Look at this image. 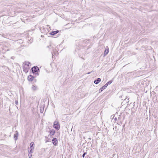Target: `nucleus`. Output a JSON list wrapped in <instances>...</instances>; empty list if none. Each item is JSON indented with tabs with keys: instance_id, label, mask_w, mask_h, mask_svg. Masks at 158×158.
<instances>
[{
	"instance_id": "f257e3e1",
	"label": "nucleus",
	"mask_w": 158,
	"mask_h": 158,
	"mask_svg": "<svg viewBox=\"0 0 158 158\" xmlns=\"http://www.w3.org/2000/svg\"><path fill=\"white\" fill-rule=\"evenodd\" d=\"M32 72L34 73L38 71L39 70V68L37 66H35L31 68Z\"/></svg>"
},
{
	"instance_id": "f03ea898",
	"label": "nucleus",
	"mask_w": 158,
	"mask_h": 158,
	"mask_svg": "<svg viewBox=\"0 0 158 158\" xmlns=\"http://www.w3.org/2000/svg\"><path fill=\"white\" fill-rule=\"evenodd\" d=\"M53 127L57 130H58L60 128V125L58 124L57 122H54Z\"/></svg>"
},
{
	"instance_id": "7ed1b4c3",
	"label": "nucleus",
	"mask_w": 158,
	"mask_h": 158,
	"mask_svg": "<svg viewBox=\"0 0 158 158\" xmlns=\"http://www.w3.org/2000/svg\"><path fill=\"white\" fill-rule=\"evenodd\" d=\"M35 77H33L31 75H29L28 76L27 79L29 81H31L33 80H34L35 82H36V80L34 79Z\"/></svg>"
},
{
	"instance_id": "20e7f679",
	"label": "nucleus",
	"mask_w": 158,
	"mask_h": 158,
	"mask_svg": "<svg viewBox=\"0 0 158 158\" xmlns=\"http://www.w3.org/2000/svg\"><path fill=\"white\" fill-rule=\"evenodd\" d=\"M52 142L54 145H56L58 143L57 139L56 138H53L52 140Z\"/></svg>"
},
{
	"instance_id": "39448f33",
	"label": "nucleus",
	"mask_w": 158,
	"mask_h": 158,
	"mask_svg": "<svg viewBox=\"0 0 158 158\" xmlns=\"http://www.w3.org/2000/svg\"><path fill=\"white\" fill-rule=\"evenodd\" d=\"M18 132L17 131H16L15 134L14 135V137L15 139L16 140L18 139Z\"/></svg>"
},
{
	"instance_id": "423d86ee",
	"label": "nucleus",
	"mask_w": 158,
	"mask_h": 158,
	"mask_svg": "<svg viewBox=\"0 0 158 158\" xmlns=\"http://www.w3.org/2000/svg\"><path fill=\"white\" fill-rule=\"evenodd\" d=\"M107 87V85H105V84L102 87L99 89V93L101 92L103 90L106 89Z\"/></svg>"
},
{
	"instance_id": "0eeeda50",
	"label": "nucleus",
	"mask_w": 158,
	"mask_h": 158,
	"mask_svg": "<svg viewBox=\"0 0 158 158\" xmlns=\"http://www.w3.org/2000/svg\"><path fill=\"white\" fill-rule=\"evenodd\" d=\"M109 52V48L108 47L106 46V49L104 51V56H106L107 55Z\"/></svg>"
},
{
	"instance_id": "6e6552de",
	"label": "nucleus",
	"mask_w": 158,
	"mask_h": 158,
	"mask_svg": "<svg viewBox=\"0 0 158 158\" xmlns=\"http://www.w3.org/2000/svg\"><path fill=\"white\" fill-rule=\"evenodd\" d=\"M101 78H98L97 79L94 80V82L95 84H97L101 81Z\"/></svg>"
},
{
	"instance_id": "1a4fd4ad",
	"label": "nucleus",
	"mask_w": 158,
	"mask_h": 158,
	"mask_svg": "<svg viewBox=\"0 0 158 158\" xmlns=\"http://www.w3.org/2000/svg\"><path fill=\"white\" fill-rule=\"evenodd\" d=\"M28 67H27L25 65H23V70L25 72H27L28 71Z\"/></svg>"
},
{
	"instance_id": "9d476101",
	"label": "nucleus",
	"mask_w": 158,
	"mask_h": 158,
	"mask_svg": "<svg viewBox=\"0 0 158 158\" xmlns=\"http://www.w3.org/2000/svg\"><path fill=\"white\" fill-rule=\"evenodd\" d=\"M49 132L51 135H53L55 133V131L54 130L52 129L51 130H50Z\"/></svg>"
},
{
	"instance_id": "9b49d317",
	"label": "nucleus",
	"mask_w": 158,
	"mask_h": 158,
	"mask_svg": "<svg viewBox=\"0 0 158 158\" xmlns=\"http://www.w3.org/2000/svg\"><path fill=\"white\" fill-rule=\"evenodd\" d=\"M31 88L33 90H36L37 89V87L34 85H32Z\"/></svg>"
},
{
	"instance_id": "f8f14e48",
	"label": "nucleus",
	"mask_w": 158,
	"mask_h": 158,
	"mask_svg": "<svg viewBox=\"0 0 158 158\" xmlns=\"http://www.w3.org/2000/svg\"><path fill=\"white\" fill-rule=\"evenodd\" d=\"M59 31H53L51 33V34L52 35H55Z\"/></svg>"
},
{
	"instance_id": "ddd939ff",
	"label": "nucleus",
	"mask_w": 158,
	"mask_h": 158,
	"mask_svg": "<svg viewBox=\"0 0 158 158\" xmlns=\"http://www.w3.org/2000/svg\"><path fill=\"white\" fill-rule=\"evenodd\" d=\"M34 145V143L33 142H31L30 143V149H34V147H33V146Z\"/></svg>"
},
{
	"instance_id": "4468645a",
	"label": "nucleus",
	"mask_w": 158,
	"mask_h": 158,
	"mask_svg": "<svg viewBox=\"0 0 158 158\" xmlns=\"http://www.w3.org/2000/svg\"><path fill=\"white\" fill-rule=\"evenodd\" d=\"M25 64L24 65L26 66L27 67H29V64L30 63L28 62H25Z\"/></svg>"
},
{
	"instance_id": "2eb2a0df",
	"label": "nucleus",
	"mask_w": 158,
	"mask_h": 158,
	"mask_svg": "<svg viewBox=\"0 0 158 158\" xmlns=\"http://www.w3.org/2000/svg\"><path fill=\"white\" fill-rule=\"evenodd\" d=\"M112 82V81H108L106 84L105 85H107V86L108 85H110V84H111Z\"/></svg>"
},
{
	"instance_id": "dca6fc26",
	"label": "nucleus",
	"mask_w": 158,
	"mask_h": 158,
	"mask_svg": "<svg viewBox=\"0 0 158 158\" xmlns=\"http://www.w3.org/2000/svg\"><path fill=\"white\" fill-rule=\"evenodd\" d=\"M87 154V153L86 152H84L82 155V157L83 158H84L85 155Z\"/></svg>"
},
{
	"instance_id": "f3484780",
	"label": "nucleus",
	"mask_w": 158,
	"mask_h": 158,
	"mask_svg": "<svg viewBox=\"0 0 158 158\" xmlns=\"http://www.w3.org/2000/svg\"><path fill=\"white\" fill-rule=\"evenodd\" d=\"M32 149H31L30 151H29V153H31L32 152Z\"/></svg>"
},
{
	"instance_id": "a211bd4d",
	"label": "nucleus",
	"mask_w": 158,
	"mask_h": 158,
	"mask_svg": "<svg viewBox=\"0 0 158 158\" xmlns=\"http://www.w3.org/2000/svg\"><path fill=\"white\" fill-rule=\"evenodd\" d=\"M28 156L29 158H31L32 156V155L31 153H29L28 154Z\"/></svg>"
},
{
	"instance_id": "6ab92c4d",
	"label": "nucleus",
	"mask_w": 158,
	"mask_h": 158,
	"mask_svg": "<svg viewBox=\"0 0 158 158\" xmlns=\"http://www.w3.org/2000/svg\"><path fill=\"white\" fill-rule=\"evenodd\" d=\"M15 104L16 105H18V101H15Z\"/></svg>"
},
{
	"instance_id": "aec40b11",
	"label": "nucleus",
	"mask_w": 158,
	"mask_h": 158,
	"mask_svg": "<svg viewBox=\"0 0 158 158\" xmlns=\"http://www.w3.org/2000/svg\"><path fill=\"white\" fill-rule=\"evenodd\" d=\"M116 120H117V118H114V120H115V121H116Z\"/></svg>"
},
{
	"instance_id": "412c9836",
	"label": "nucleus",
	"mask_w": 158,
	"mask_h": 158,
	"mask_svg": "<svg viewBox=\"0 0 158 158\" xmlns=\"http://www.w3.org/2000/svg\"><path fill=\"white\" fill-rule=\"evenodd\" d=\"M90 72H89V73H87V74H90Z\"/></svg>"
},
{
	"instance_id": "4be33fe9",
	"label": "nucleus",
	"mask_w": 158,
	"mask_h": 158,
	"mask_svg": "<svg viewBox=\"0 0 158 158\" xmlns=\"http://www.w3.org/2000/svg\"><path fill=\"white\" fill-rule=\"evenodd\" d=\"M47 47H48V48H49V46H47Z\"/></svg>"
}]
</instances>
